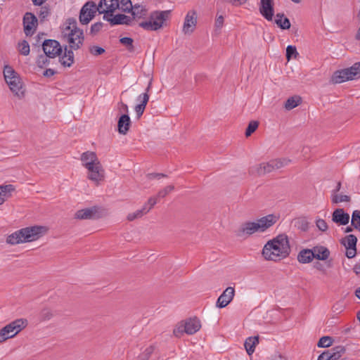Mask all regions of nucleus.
<instances>
[{"label":"nucleus","mask_w":360,"mask_h":360,"mask_svg":"<svg viewBox=\"0 0 360 360\" xmlns=\"http://www.w3.org/2000/svg\"><path fill=\"white\" fill-rule=\"evenodd\" d=\"M290 252L288 236L280 234L268 241L263 248L262 255L265 259L277 261L287 257Z\"/></svg>","instance_id":"1"},{"label":"nucleus","mask_w":360,"mask_h":360,"mask_svg":"<svg viewBox=\"0 0 360 360\" xmlns=\"http://www.w3.org/2000/svg\"><path fill=\"white\" fill-rule=\"evenodd\" d=\"M47 228L43 226H33L22 228L9 235L6 243L11 245L29 243L38 240L45 234Z\"/></svg>","instance_id":"2"},{"label":"nucleus","mask_w":360,"mask_h":360,"mask_svg":"<svg viewBox=\"0 0 360 360\" xmlns=\"http://www.w3.org/2000/svg\"><path fill=\"white\" fill-rule=\"evenodd\" d=\"M276 222V217L273 214H269L258 219L255 222H245L240 225L236 231L238 237H243L245 235L250 236L255 232H264Z\"/></svg>","instance_id":"3"},{"label":"nucleus","mask_w":360,"mask_h":360,"mask_svg":"<svg viewBox=\"0 0 360 360\" xmlns=\"http://www.w3.org/2000/svg\"><path fill=\"white\" fill-rule=\"evenodd\" d=\"M170 11H154L150 15L149 20L139 23V26L147 31H156L162 28L169 18Z\"/></svg>","instance_id":"4"},{"label":"nucleus","mask_w":360,"mask_h":360,"mask_svg":"<svg viewBox=\"0 0 360 360\" xmlns=\"http://www.w3.org/2000/svg\"><path fill=\"white\" fill-rule=\"evenodd\" d=\"M4 76L11 91L18 97L24 95L22 84L18 73L10 65H5L4 68Z\"/></svg>","instance_id":"5"},{"label":"nucleus","mask_w":360,"mask_h":360,"mask_svg":"<svg viewBox=\"0 0 360 360\" xmlns=\"http://www.w3.org/2000/svg\"><path fill=\"white\" fill-rule=\"evenodd\" d=\"M98 11L96 4L93 1H87L81 8L79 20L82 25H87Z\"/></svg>","instance_id":"6"},{"label":"nucleus","mask_w":360,"mask_h":360,"mask_svg":"<svg viewBox=\"0 0 360 360\" xmlns=\"http://www.w3.org/2000/svg\"><path fill=\"white\" fill-rule=\"evenodd\" d=\"M87 179L94 182L96 186L101 184L105 179V170L101 163L97 162L93 166L86 168Z\"/></svg>","instance_id":"7"},{"label":"nucleus","mask_w":360,"mask_h":360,"mask_svg":"<svg viewBox=\"0 0 360 360\" xmlns=\"http://www.w3.org/2000/svg\"><path fill=\"white\" fill-rule=\"evenodd\" d=\"M42 49L44 54L49 58H54L62 53V47L60 43L54 39H46L42 43Z\"/></svg>","instance_id":"8"},{"label":"nucleus","mask_w":360,"mask_h":360,"mask_svg":"<svg viewBox=\"0 0 360 360\" xmlns=\"http://www.w3.org/2000/svg\"><path fill=\"white\" fill-rule=\"evenodd\" d=\"M22 22L25 35L32 36L38 25L37 17L32 13L27 12L23 16Z\"/></svg>","instance_id":"9"},{"label":"nucleus","mask_w":360,"mask_h":360,"mask_svg":"<svg viewBox=\"0 0 360 360\" xmlns=\"http://www.w3.org/2000/svg\"><path fill=\"white\" fill-rule=\"evenodd\" d=\"M345 351L343 346H337L322 352L317 360H338L345 353Z\"/></svg>","instance_id":"10"},{"label":"nucleus","mask_w":360,"mask_h":360,"mask_svg":"<svg viewBox=\"0 0 360 360\" xmlns=\"http://www.w3.org/2000/svg\"><path fill=\"white\" fill-rule=\"evenodd\" d=\"M341 243L347 250V257L349 259L354 257L356 254V245L357 243V238L353 234H349L343 238Z\"/></svg>","instance_id":"11"},{"label":"nucleus","mask_w":360,"mask_h":360,"mask_svg":"<svg viewBox=\"0 0 360 360\" xmlns=\"http://www.w3.org/2000/svg\"><path fill=\"white\" fill-rule=\"evenodd\" d=\"M84 40V36L82 30H77L76 32H72L68 34V41L71 49H79L83 44Z\"/></svg>","instance_id":"12"},{"label":"nucleus","mask_w":360,"mask_h":360,"mask_svg":"<svg viewBox=\"0 0 360 360\" xmlns=\"http://www.w3.org/2000/svg\"><path fill=\"white\" fill-rule=\"evenodd\" d=\"M120 7L119 0H101L97 9L99 13H112Z\"/></svg>","instance_id":"13"},{"label":"nucleus","mask_w":360,"mask_h":360,"mask_svg":"<svg viewBox=\"0 0 360 360\" xmlns=\"http://www.w3.org/2000/svg\"><path fill=\"white\" fill-rule=\"evenodd\" d=\"M349 80H354V78L349 68L335 71L330 79L333 84H340Z\"/></svg>","instance_id":"14"},{"label":"nucleus","mask_w":360,"mask_h":360,"mask_svg":"<svg viewBox=\"0 0 360 360\" xmlns=\"http://www.w3.org/2000/svg\"><path fill=\"white\" fill-rule=\"evenodd\" d=\"M273 171H274V166L270 160L269 162H262L250 167L249 169V174L252 175L263 176Z\"/></svg>","instance_id":"15"},{"label":"nucleus","mask_w":360,"mask_h":360,"mask_svg":"<svg viewBox=\"0 0 360 360\" xmlns=\"http://www.w3.org/2000/svg\"><path fill=\"white\" fill-rule=\"evenodd\" d=\"M235 290L233 287L226 288L222 294L218 297L217 301V307L224 308L226 307L233 299Z\"/></svg>","instance_id":"16"},{"label":"nucleus","mask_w":360,"mask_h":360,"mask_svg":"<svg viewBox=\"0 0 360 360\" xmlns=\"http://www.w3.org/2000/svg\"><path fill=\"white\" fill-rule=\"evenodd\" d=\"M150 206L147 207V205H144L140 210H136L134 212L128 214L127 219L129 221H132L136 219L142 217L144 214H147L157 203L155 198H150L148 199Z\"/></svg>","instance_id":"17"},{"label":"nucleus","mask_w":360,"mask_h":360,"mask_svg":"<svg viewBox=\"0 0 360 360\" xmlns=\"http://www.w3.org/2000/svg\"><path fill=\"white\" fill-rule=\"evenodd\" d=\"M349 214L342 208L335 209L332 214V221L339 226L347 225L349 221Z\"/></svg>","instance_id":"18"},{"label":"nucleus","mask_w":360,"mask_h":360,"mask_svg":"<svg viewBox=\"0 0 360 360\" xmlns=\"http://www.w3.org/2000/svg\"><path fill=\"white\" fill-rule=\"evenodd\" d=\"M27 326V320L25 319H16L6 325L12 338L17 335L20 331L26 328Z\"/></svg>","instance_id":"19"},{"label":"nucleus","mask_w":360,"mask_h":360,"mask_svg":"<svg viewBox=\"0 0 360 360\" xmlns=\"http://www.w3.org/2000/svg\"><path fill=\"white\" fill-rule=\"evenodd\" d=\"M196 13L195 11H188L187 15H186L184 26H183V32L184 34H191L193 32L195 26H196Z\"/></svg>","instance_id":"20"},{"label":"nucleus","mask_w":360,"mask_h":360,"mask_svg":"<svg viewBox=\"0 0 360 360\" xmlns=\"http://www.w3.org/2000/svg\"><path fill=\"white\" fill-rule=\"evenodd\" d=\"M98 210V209L97 207L79 210L75 212V218L81 220L98 218L99 216L97 215Z\"/></svg>","instance_id":"21"},{"label":"nucleus","mask_w":360,"mask_h":360,"mask_svg":"<svg viewBox=\"0 0 360 360\" xmlns=\"http://www.w3.org/2000/svg\"><path fill=\"white\" fill-rule=\"evenodd\" d=\"M259 12L267 20H272L274 16L273 0H261Z\"/></svg>","instance_id":"22"},{"label":"nucleus","mask_w":360,"mask_h":360,"mask_svg":"<svg viewBox=\"0 0 360 360\" xmlns=\"http://www.w3.org/2000/svg\"><path fill=\"white\" fill-rule=\"evenodd\" d=\"M80 160L82 165L86 169L99 162L97 155L93 151H86L81 155Z\"/></svg>","instance_id":"23"},{"label":"nucleus","mask_w":360,"mask_h":360,"mask_svg":"<svg viewBox=\"0 0 360 360\" xmlns=\"http://www.w3.org/2000/svg\"><path fill=\"white\" fill-rule=\"evenodd\" d=\"M186 333L193 335L198 332L200 328V321L197 317L190 318L185 321Z\"/></svg>","instance_id":"24"},{"label":"nucleus","mask_w":360,"mask_h":360,"mask_svg":"<svg viewBox=\"0 0 360 360\" xmlns=\"http://www.w3.org/2000/svg\"><path fill=\"white\" fill-rule=\"evenodd\" d=\"M131 120L127 114H122L117 122V130L121 134L125 135L129 130L131 126Z\"/></svg>","instance_id":"25"},{"label":"nucleus","mask_w":360,"mask_h":360,"mask_svg":"<svg viewBox=\"0 0 360 360\" xmlns=\"http://www.w3.org/2000/svg\"><path fill=\"white\" fill-rule=\"evenodd\" d=\"M103 19L110 22L112 25H129L131 18L124 14H117L112 18H108L106 15H103Z\"/></svg>","instance_id":"26"},{"label":"nucleus","mask_w":360,"mask_h":360,"mask_svg":"<svg viewBox=\"0 0 360 360\" xmlns=\"http://www.w3.org/2000/svg\"><path fill=\"white\" fill-rule=\"evenodd\" d=\"M15 189V186L12 184L0 186V205L8 198L11 197L12 192H13Z\"/></svg>","instance_id":"27"},{"label":"nucleus","mask_w":360,"mask_h":360,"mask_svg":"<svg viewBox=\"0 0 360 360\" xmlns=\"http://www.w3.org/2000/svg\"><path fill=\"white\" fill-rule=\"evenodd\" d=\"M314 258L319 260H326L330 255L328 248L323 246H316L311 249Z\"/></svg>","instance_id":"28"},{"label":"nucleus","mask_w":360,"mask_h":360,"mask_svg":"<svg viewBox=\"0 0 360 360\" xmlns=\"http://www.w3.org/2000/svg\"><path fill=\"white\" fill-rule=\"evenodd\" d=\"M314 258V255L311 249H303L297 255V260L302 264L311 262Z\"/></svg>","instance_id":"29"},{"label":"nucleus","mask_w":360,"mask_h":360,"mask_svg":"<svg viewBox=\"0 0 360 360\" xmlns=\"http://www.w3.org/2000/svg\"><path fill=\"white\" fill-rule=\"evenodd\" d=\"M60 63L65 67H70L74 63V53L72 49H65L64 56L60 58Z\"/></svg>","instance_id":"30"},{"label":"nucleus","mask_w":360,"mask_h":360,"mask_svg":"<svg viewBox=\"0 0 360 360\" xmlns=\"http://www.w3.org/2000/svg\"><path fill=\"white\" fill-rule=\"evenodd\" d=\"M275 22L282 30H288L290 27V22L288 18L285 17L283 13L276 15Z\"/></svg>","instance_id":"31"},{"label":"nucleus","mask_w":360,"mask_h":360,"mask_svg":"<svg viewBox=\"0 0 360 360\" xmlns=\"http://www.w3.org/2000/svg\"><path fill=\"white\" fill-rule=\"evenodd\" d=\"M37 14L41 22L48 20L49 17L51 15V6L48 4L41 5Z\"/></svg>","instance_id":"32"},{"label":"nucleus","mask_w":360,"mask_h":360,"mask_svg":"<svg viewBox=\"0 0 360 360\" xmlns=\"http://www.w3.org/2000/svg\"><path fill=\"white\" fill-rule=\"evenodd\" d=\"M259 343V338L258 336L250 337L246 339L245 342V347L247 351V353L249 355H251L255 352V348L256 345Z\"/></svg>","instance_id":"33"},{"label":"nucleus","mask_w":360,"mask_h":360,"mask_svg":"<svg viewBox=\"0 0 360 360\" xmlns=\"http://www.w3.org/2000/svg\"><path fill=\"white\" fill-rule=\"evenodd\" d=\"M130 11L134 18H141L147 14V10L144 6L139 4L133 6Z\"/></svg>","instance_id":"34"},{"label":"nucleus","mask_w":360,"mask_h":360,"mask_svg":"<svg viewBox=\"0 0 360 360\" xmlns=\"http://www.w3.org/2000/svg\"><path fill=\"white\" fill-rule=\"evenodd\" d=\"M271 163L274 166V170L281 169L287 166L291 162V160L286 158L271 160Z\"/></svg>","instance_id":"35"},{"label":"nucleus","mask_w":360,"mask_h":360,"mask_svg":"<svg viewBox=\"0 0 360 360\" xmlns=\"http://www.w3.org/2000/svg\"><path fill=\"white\" fill-rule=\"evenodd\" d=\"M301 102V98L300 96H292L289 98L285 103V108L287 110H292L299 105V104Z\"/></svg>","instance_id":"36"},{"label":"nucleus","mask_w":360,"mask_h":360,"mask_svg":"<svg viewBox=\"0 0 360 360\" xmlns=\"http://www.w3.org/2000/svg\"><path fill=\"white\" fill-rule=\"evenodd\" d=\"M331 202L333 204H338L342 202H349L351 200L350 196L342 194H331Z\"/></svg>","instance_id":"37"},{"label":"nucleus","mask_w":360,"mask_h":360,"mask_svg":"<svg viewBox=\"0 0 360 360\" xmlns=\"http://www.w3.org/2000/svg\"><path fill=\"white\" fill-rule=\"evenodd\" d=\"M18 50L22 56H28L30 52L29 43L26 40L19 41L18 44Z\"/></svg>","instance_id":"38"},{"label":"nucleus","mask_w":360,"mask_h":360,"mask_svg":"<svg viewBox=\"0 0 360 360\" xmlns=\"http://www.w3.org/2000/svg\"><path fill=\"white\" fill-rule=\"evenodd\" d=\"M352 226L360 231V210H354L352 214Z\"/></svg>","instance_id":"39"},{"label":"nucleus","mask_w":360,"mask_h":360,"mask_svg":"<svg viewBox=\"0 0 360 360\" xmlns=\"http://www.w3.org/2000/svg\"><path fill=\"white\" fill-rule=\"evenodd\" d=\"M66 30H68L69 32H76L77 30H80L77 27V22L75 18H70L66 20Z\"/></svg>","instance_id":"40"},{"label":"nucleus","mask_w":360,"mask_h":360,"mask_svg":"<svg viewBox=\"0 0 360 360\" xmlns=\"http://www.w3.org/2000/svg\"><path fill=\"white\" fill-rule=\"evenodd\" d=\"M155 350V347L150 345L145 349V350L138 356L139 360H148Z\"/></svg>","instance_id":"41"},{"label":"nucleus","mask_w":360,"mask_h":360,"mask_svg":"<svg viewBox=\"0 0 360 360\" xmlns=\"http://www.w3.org/2000/svg\"><path fill=\"white\" fill-rule=\"evenodd\" d=\"M354 80L360 78V61L354 63L351 67L349 68Z\"/></svg>","instance_id":"42"},{"label":"nucleus","mask_w":360,"mask_h":360,"mask_svg":"<svg viewBox=\"0 0 360 360\" xmlns=\"http://www.w3.org/2000/svg\"><path fill=\"white\" fill-rule=\"evenodd\" d=\"M333 344V339L329 336L321 338L317 343L319 347H329Z\"/></svg>","instance_id":"43"},{"label":"nucleus","mask_w":360,"mask_h":360,"mask_svg":"<svg viewBox=\"0 0 360 360\" xmlns=\"http://www.w3.org/2000/svg\"><path fill=\"white\" fill-rule=\"evenodd\" d=\"M299 55L295 46L289 45L286 48V59L289 61L292 57L296 58Z\"/></svg>","instance_id":"44"},{"label":"nucleus","mask_w":360,"mask_h":360,"mask_svg":"<svg viewBox=\"0 0 360 360\" xmlns=\"http://www.w3.org/2000/svg\"><path fill=\"white\" fill-rule=\"evenodd\" d=\"M174 189V186L172 185L167 186L165 187L163 189L160 190L157 196H154L153 198H156V200L158 201V198H163L166 197L170 192H172Z\"/></svg>","instance_id":"45"},{"label":"nucleus","mask_w":360,"mask_h":360,"mask_svg":"<svg viewBox=\"0 0 360 360\" xmlns=\"http://www.w3.org/2000/svg\"><path fill=\"white\" fill-rule=\"evenodd\" d=\"M53 316V314L51 309H43L40 314H39V318L40 320L42 321H49Z\"/></svg>","instance_id":"46"},{"label":"nucleus","mask_w":360,"mask_h":360,"mask_svg":"<svg viewBox=\"0 0 360 360\" xmlns=\"http://www.w3.org/2000/svg\"><path fill=\"white\" fill-rule=\"evenodd\" d=\"M259 126V122L257 121L252 120L249 122L248 127L245 131V136H250L253 132L256 131Z\"/></svg>","instance_id":"47"},{"label":"nucleus","mask_w":360,"mask_h":360,"mask_svg":"<svg viewBox=\"0 0 360 360\" xmlns=\"http://www.w3.org/2000/svg\"><path fill=\"white\" fill-rule=\"evenodd\" d=\"M49 56L45 55H40L37 59V65L39 68H43L49 63Z\"/></svg>","instance_id":"48"},{"label":"nucleus","mask_w":360,"mask_h":360,"mask_svg":"<svg viewBox=\"0 0 360 360\" xmlns=\"http://www.w3.org/2000/svg\"><path fill=\"white\" fill-rule=\"evenodd\" d=\"M119 4L120 9L124 12H130L133 6L131 0H120Z\"/></svg>","instance_id":"49"},{"label":"nucleus","mask_w":360,"mask_h":360,"mask_svg":"<svg viewBox=\"0 0 360 360\" xmlns=\"http://www.w3.org/2000/svg\"><path fill=\"white\" fill-rule=\"evenodd\" d=\"M120 41L122 44L127 46V49L129 51H134V46H133V39L131 37H122L120 39Z\"/></svg>","instance_id":"50"},{"label":"nucleus","mask_w":360,"mask_h":360,"mask_svg":"<svg viewBox=\"0 0 360 360\" xmlns=\"http://www.w3.org/2000/svg\"><path fill=\"white\" fill-rule=\"evenodd\" d=\"M103 27V23L101 22L92 24L90 28V34L92 36L97 34L102 30Z\"/></svg>","instance_id":"51"},{"label":"nucleus","mask_w":360,"mask_h":360,"mask_svg":"<svg viewBox=\"0 0 360 360\" xmlns=\"http://www.w3.org/2000/svg\"><path fill=\"white\" fill-rule=\"evenodd\" d=\"M105 49L98 46H92L89 48V52L95 56L101 55L105 53Z\"/></svg>","instance_id":"52"},{"label":"nucleus","mask_w":360,"mask_h":360,"mask_svg":"<svg viewBox=\"0 0 360 360\" xmlns=\"http://www.w3.org/2000/svg\"><path fill=\"white\" fill-rule=\"evenodd\" d=\"M137 101H140L139 104L142 105L144 107H146V105L149 101V94H148L147 92L141 94L138 96Z\"/></svg>","instance_id":"53"},{"label":"nucleus","mask_w":360,"mask_h":360,"mask_svg":"<svg viewBox=\"0 0 360 360\" xmlns=\"http://www.w3.org/2000/svg\"><path fill=\"white\" fill-rule=\"evenodd\" d=\"M316 226L319 230L325 232L328 230V226L326 221L324 219H319L316 221Z\"/></svg>","instance_id":"54"},{"label":"nucleus","mask_w":360,"mask_h":360,"mask_svg":"<svg viewBox=\"0 0 360 360\" xmlns=\"http://www.w3.org/2000/svg\"><path fill=\"white\" fill-rule=\"evenodd\" d=\"M173 333L176 337H180L184 333H186V326L184 323H181L174 328Z\"/></svg>","instance_id":"55"},{"label":"nucleus","mask_w":360,"mask_h":360,"mask_svg":"<svg viewBox=\"0 0 360 360\" xmlns=\"http://www.w3.org/2000/svg\"><path fill=\"white\" fill-rule=\"evenodd\" d=\"M118 110L120 113L128 115V112H129L128 105L126 103H123L122 101H120L118 103Z\"/></svg>","instance_id":"56"},{"label":"nucleus","mask_w":360,"mask_h":360,"mask_svg":"<svg viewBox=\"0 0 360 360\" xmlns=\"http://www.w3.org/2000/svg\"><path fill=\"white\" fill-rule=\"evenodd\" d=\"M224 25V17L223 15H220L217 17L215 20L214 26L217 30H220Z\"/></svg>","instance_id":"57"},{"label":"nucleus","mask_w":360,"mask_h":360,"mask_svg":"<svg viewBox=\"0 0 360 360\" xmlns=\"http://www.w3.org/2000/svg\"><path fill=\"white\" fill-rule=\"evenodd\" d=\"M344 305L342 302H336L332 307L334 312L340 313L344 310Z\"/></svg>","instance_id":"58"},{"label":"nucleus","mask_w":360,"mask_h":360,"mask_svg":"<svg viewBox=\"0 0 360 360\" xmlns=\"http://www.w3.org/2000/svg\"><path fill=\"white\" fill-rule=\"evenodd\" d=\"M146 109V107L143 106L141 104H138L135 106L134 110L136 113L137 117L139 118L143 113L144 112V110Z\"/></svg>","instance_id":"59"},{"label":"nucleus","mask_w":360,"mask_h":360,"mask_svg":"<svg viewBox=\"0 0 360 360\" xmlns=\"http://www.w3.org/2000/svg\"><path fill=\"white\" fill-rule=\"evenodd\" d=\"M270 360H286V358L278 352H276L270 356Z\"/></svg>","instance_id":"60"},{"label":"nucleus","mask_w":360,"mask_h":360,"mask_svg":"<svg viewBox=\"0 0 360 360\" xmlns=\"http://www.w3.org/2000/svg\"><path fill=\"white\" fill-rule=\"evenodd\" d=\"M165 176H166V175L164 174H162V173H150V174H148V178L150 179H152L153 178L160 179L161 177H165Z\"/></svg>","instance_id":"61"},{"label":"nucleus","mask_w":360,"mask_h":360,"mask_svg":"<svg viewBox=\"0 0 360 360\" xmlns=\"http://www.w3.org/2000/svg\"><path fill=\"white\" fill-rule=\"evenodd\" d=\"M56 73V72L53 70V69H46L44 72V75L45 77H51V76H53Z\"/></svg>","instance_id":"62"},{"label":"nucleus","mask_w":360,"mask_h":360,"mask_svg":"<svg viewBox=\"0 0 360 360\" xmlns=\"http://www.w3.org/2000/svg\"><path fill=\"white\" fill-rule=\"evenodd\" d=\"M247 0H231V2L234 6H239L245 3Z\"/></svg>","instance_id":"63"},{"label":"nucleus","mask_w":360,"mask_h":360,"mask_svg":"<svg viewBox=\"0 0 360 360\" xmlns=\"http://www.w3.org/2000/svg\"><path fill=\"white\" fill-rule=\"evenodd\" d=\"M353 270L356 274H360V262L354 266Z\"/></svg>","instance_id":"64"}]
</instances>
